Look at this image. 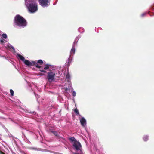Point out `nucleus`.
Returning <instances> with one entry per match:
<instances>
[{
	"label": "nucleus",
	"mask_w": 154,
	"mask_h": 154,
	"mask_svg": "<svg viewBox=\"0 0 154 154\" xmlns=\"http://www.w3.org/2000/svg\"><path fill=\"white\" fill-rule=\"evenodd\" d=\"M15 24L19 27H24L27 25V22L25 19L20 15H17L14 18Z\"/></svg>",
	"instance_id": "f257e3e1"
},
{
	"label": "nucleus",
	"mask_w": 154,
	"mask_h": 154,
	"mask_svg": "<svg viewBox=\"0 0 154 154\" xmlns=\"http://www.w3.org/2000/svg\"><path fill=\"white\" fill-rule=\"evenodd\" d=\"M31 2L27 5V8L31 13H34L38 10V5L35 0H29Z\"/></svg>",
	"instance_id": "f03ea898"
},
{
	"label": "nucleus",
	"mask_w": 154,
	"mask_h": 154,
	"mask_svg": "<svg viewBox=\"0 0 154 154\" xmlns=\"http://www.w3.org/2000/svg\"><path fill=\"white\" fill-rule=\"evenodd\" d=\"M69 140L71 142H73V146L77 150L80 149L81 147V145L80 143L77 141L76 139L74 137H71L69 138Z\"/></svg>",
	"instance_id": "7ed1b4c3"
},
{
	"label": "nucleus",
	"mask_w": 154,
	"mask_h": 154,
	"mask_svg": "<svg viewBox=\"0 0 154 154\" xmlns=\"http://www.w3.org/2000/svg\"><path fill=\"white\" fill-rule=\"evenodd\" d=\"M47 78L49 82H51L54 79L55 74L52 72H48L47 73Z\"/></svg>",
	"instance_id": "20e7f679"
},
{
	"label": "nucleus",
	"mask_w": 154,
	"mask_h": 154,
	"mask_svg": "<svg viewBox=\"0 0 154 154\" xmlns=\"http://www.w3.org/2000/svg\"><path fill=\"white\" fill-rule=\"evenodd\" d=\"M39 4L43 7H47L49 2L48 0H39Z\"/></svg>",
	"instance_id": "39448f33"
},
{
	"label": "nucleus",
	"mask_w": 154,
	"mask_h": 154,
	"mask_svg": "<svg viewBox=\"0 0 154 154\" xmlns=\"http://www.w3.org/2000/svg\"><path fill=\"white\" fill-rule=\"evenodd\" d=\"M24 64L28 66H34L36 63V61H32L30 62L27 60H25L24 61Z\"/></svg>",
	"instance_id": "423d86ee"
},
{
	"label": "nucleus",
	"mask_w": 154,
	"mask_h": 154,
	"mask_svg": "<svg viewBox=\"0 0 154 154\" xmlns=\"http://www.w3.org/2000/svg\"><path fill=\"white\" fill-rule=\"evenodd\" d=\"M36 61V64L34 65L35 66V67L37 68H42V67L39 65L38 63H39L40 65H42L43 63V61L41 60H38L37 62Z\"/></svg>",
	"instance_id": "0eeeda50"
},
{
	"label": "nucleus",
	"mask_w": 154,
	"mask_h": 154,
	"mask_svg": "<svg viewBox=\"0 0 154 154\" xmlns=\"http://www.w3.org/2000/svg\"><path fill=\"white\" fill-rule=\"evenodd\" d=\"M80 123L82 126L84 127L86 124V120L83 117L80 119Z\"/></svg>",
	"instance_id": "6e6552de"
},
{
	"label": "nucleus",
	"mask_w": 154,
	"mask_h": 154,
	"mask_svg": "<svg viewBox=\"0 0 154 154\" xmlns=\"http://www.w3.org/2000/svg\"><path fill=\"white\" fill-rule=\"evenodd\" d=\"M45 66H45L44 67V70H43V69L40 70L39 71L42 72H43V73H46V71H45V70H47V69H49L50 68V67H51V65H50L47 64H46L45 65Z\"/></svg>",
	"instance_id": "1a4fd4ad"
},
{
	"label": "nucleus",
	"mask_w": 154,
	"mask_h": 154,
	"mask_svg": "<svg viewBox=\"0 0 154 154\" xmlns=\"http://www.w3.org/2000/svg\"><path fill=\"white\" fill-rule=\"evenodd\" d=\"M17 56L18 57L23 61L24 62V60H25L24 57L22 56L20 54H17Z\"/></svg>",
	"instance_id": "9d476101"
},
{
	"label": "nucleus",
	"mask_w": 154,
	"mask_h": 154,
	"mask_svg": "<svg viewBox=\"0 0 154 154\" xmlns=\"http://www.w3.org/2000/svg\"><path fill=\"white\" fill-rule=\"evenodd\" d=\"M75 47L74 46H73L71 50V53L72 54H74L75 52Z\"/></svg>",
	"instance_id": "9b49d317"
},
{
	"label": "nucleus",
	"mask_w": 154,
	"mask_h": 154,
	"mask_svg": "<svg viewBox=\"0 0 154 154\" xmlns=\"http://www.w3.org/2000/svg\"><path fill=\"white\" fill-rule=\"evenodd\" d=\"M66 79L69 82L70 80V76L69 74H68L66 75Z\"/></svg>",
	"instance_id": "f8f14e48"
},
{
	"label": "nucleus",
	"mask_w": 154,
	"mask_h": 154,
	"mask_svg": "<svg viewBox=\"0 0 154 154\" xmlns=\"http://www.w3.org/2000/svg\"><path fill=\"white\" fill-rule=\"evenodd\" d=\"M51 132L54 134V135L58 137L59 136V134L56 131H52Z\"/></svg>",
	"instance_id": "ddd939ff"
},
{
	"label": "nucleus",
	"mask_w": 154,
	"mask_h": 154,
	"mask_svg": "<svg viewBox=\"0 0 154 154\" xmlns=\"http://www.w3.org/2000/svg\"><path fill=\"white\" fill-rule=\"evenodd\" d=\"M67 61V62H66V64L68 66H69L70 65L71 60L70 59H69Z\"/></svg>",
	"instance_id": "4468645a"
},
{
	"label": "nucleus",
	"mask_w": 154,
	"mask_h": 154,
	"mask_svg": "<svg viewBox=\"0 0 154 154\" xmlns=\"http://www.w3.org/2000/svg\"><path fill=\"white\" fill-rule=\"evenodd\" d=\"M74 112L76 115H79V112L77 109H75L74 110Z\"/></svg>",
	"instance_id": "2eb2a0df"
},
{
	"label": "nucleus",
	"mask_w": 154,
	"mask_h": 154,
	"mask_svg": "<svg viewBox=\"0 0 154 154\" xmlns=\"http://www.w3.org/2000/svg\"><path fill=\"white\" fill-rule=\"evenodd\" d=\"M143 139L144 141H146L148 140V137L147 136H146L144 137Z\"/></svg>",
	"instance_id": "dca6fc26"
},
{
	"label": "nucleus",
	"mask_w": 154,
	"mask_h": 154,
	"mask_svg": "<svg viewBox=\"0 0 154 154\" xmlns=\"http://www.w3.org/2000/svg\"><path fill=\"white\" fill-rule=\"evenodd\" d=\"M10 93L11 95L12 96H13L14 95V92L13 91L12 89H10Z\"/></svg>",
	"instance_id": "f3484780"
},
{
	"label": "nucleus",
	"mask_w": 154,
	"mask_h": 154,
	"mask_svg": "<svg viewBox=\"0 0 154 154\" xmlns=\"http://www.w3.org/2000/svg\"><path fill=\"white\" fill-rule=\"evenodd\" d=\"M2 36L4 38H7V35L5 34H3Z\"/></svg>",
	"instance_id": "a211bd4d"
},
{
	"label": "nucleus",
	"mask_w": 154,
	"mask_h": 154,
	"mask_svg": "<svg viewBox=\"0 0 154 154\" xmlns=\"http://www.w3.org/2000/svg\"><path fill=\"white\" fill-rule=\"evenodd\" d=\"M72 95L74 96H75L76 95V93L75 91H73L72 93Z\"/></svg>",
	"instance_id": "6ab92c4d"
},
{
	"label": "nucleus",
	"mask_w": 154,
	"mask_h": 154,
	"mask_svg": "<svg viewBox=\"0 0 154 154\" xmlns=\"http://www.w3.org/2000/svg\"><path fill=\"white\" fill-rule=\"evenodd\" d=\"M0 42L2 44H3V43H4V41L3 40H2V39L1 40H0Z\"/></svg>",
	"instance_id": "aec40b11"
},
{
	"label": "nucleus",
	"mask_w": 154,
	"mask_h": 154,
	"mask_svg": "<svg viewBox=\"0 0 154 154\" xmlns=\"http://www.w3.org/2000/svg\"><path fill=\"white\" fill-rule=\"evenodd\" d=\"M44 75V74L42 73H39V75L41 76L43 75Z\"/></svg>",
	"instance_id": "412c9836"
},
{
	"label": "nucleus",
	"mask_w": 154,
	"mask_h": 154,
	"mask_svg": "<svg viewBox=\"0 0 154 154\" xmlns=\"http://www.w3.org/2000/svg\"><path fill=\"white\" fill-rule=\"evenodd\" d=\"M0 154H5L3 152H2L1 151H0Z\"/></svg>",
	"instance_id": "4be33fe9"
},
{
	"label": "nucleus",
	"mask_w": 154,
	"mask_h": 154,
	"mask_svg": "<svg viewBox=\"0 0 154 154\" xmlns=\"http://www.w3.org/2000/svg\"><path fill=\"white\" fill-rule=\"evenodd\" d=\"M68 90V88H67L66 87L65 88V90L66 91H67V90Z\"/></svg>",
	"instance_id": "5701e85b"
},
{
	"label": "nucleus",
	"mask_w": 154,
	"mask_h": 154,
	"mask_svg": "<svg viewBox=\"0 0 154 154\" xmlns=\"http://www.w3.org/2000/svg\"><path fill=\"white\" fill-rule=\"evenodd\" d=\"M145 15V14H142L141 16H144Z\"/></svg>",
	"instance_id": "b1692460"
},
{
	"label": "nucleus",
	"mask_w": 154,
	"mask_h": 154,
	"mask_svg": "<svg viewBox=\"0 0 154 154\" xmlns=\"http://www.w3.org/2000/svg\"><path fill=\"white\" fill-rule=\"evenodd\" d=\"M11 48L12 49H14V47H13V46H12L11 47Z\"/></svg>",
	"instance_id": "393cba45"
},
{
	"label": "nucleus",
	"mask_w": 154,
	"mask_h": 154,
	"mask_svg": "<svg viewBox=\"0 0 154 154\" xmlns=\"http://www.w3.org/2000/svg\"><path fill=\"white\" fill-rule=\"evenodd\" d=\"M75 154H77V153H75Z\"/></svg>",
	"instance_id": "a878e982"
}]
</instances>
